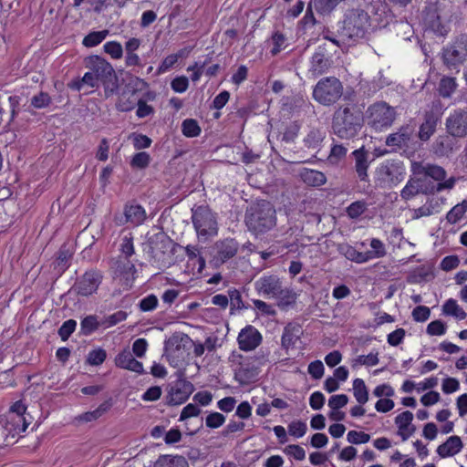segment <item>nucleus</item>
I'll use <instances>...</instances> for the list:
<instances>
[{
    "label": "nucleus",
    "mask_w": 467,
    "mask_h": 467,
    "mask_svg": "<svg viewBox=\"0 0 467 467\" xmlns=\"http://www.w3.org/2000/svg\"><path fill=\"white\" fill-rule=\"evenodd\" d=\"M228 299L231 310H241L245 306L244 305L241 293L237 289L228 290Z\"/></svg>",
    "instance_id": "55"
},
{
    "label": "nucleus",
    "mask_w": 467,
    "mask_h": 467,
    "mask_svg": "<svg viewBox=\"0 0 467 467\" xmlns=\"http://www.w3.org/2000/svg\"><path fill=\"white\" fill-rule=\"evenodd\" d=\"M457 88L455 78L443 77L439 83V94L444 99L451 98Z\"/></svg>",
    "instance_id": "41"
},
{
    "label": "nucleus",
    "mask_w": 467,
    "mask_h": 467,
    "mask_svg": "<svg viewBox=\"0 0 467 467\" xmlns=\"http://www.w3.org/2000/svg\"><path fill=\"white\" fill-rule=\"evenodd\" d=\"M413 420L412 412L406 410L395 418V424L398 426V434L402 441H407L416 431V427L411 424Z\"/></svg>",
    "instance_id": "24"
},
{
    "label": "nucleus",
    "mask_w": 467,
    "mask_h": 467,
    "mask_svg": "<svg viewBox=\"0 0 467 467\" xmlns=\"http://www.w3.org/2000/svg\"><path fill=\"white\" fill-rule=\"evenodd\" d=\"M330 67V59L324 54L323 51H317L311 58L309 72L313 77L317 78Z\"/></svg>",
    "instance_id": "29"
},
{
    "label": "nucleus",
    "mask_w": 467,
    "mask_h": 467,
    "mask_svg": "<svg viewBox=\"0 0 467 467\" xmlns=\"http://www.w3.org/2000/svg\"><path fill=\"white\" fill-rule=\"evenodd\" d=\"M421 173H423L427 177H431L433 180L439 182L436 186L431 188L430 192H441L443 190H451L454 187L456 180L454 177H451L448 180L446 178V171L439 165L436 164H426L421 168Z\"/></svg>",
    "instance_id": "17"
},
{
    "label": "nucleus",
    "mask_w": 467,
    "mask_h": 467,
    "mask_svg": "<svg viewBox=\"0 0 467 467\" xmlns=\"http://www.w3.org/2000/svg\"><path fill=\"white\" fill-rule=\"evenodd\" d=\"M362 109L354 102L348 101L338 105L332 115L331 130L333 134L341 140L356 137L363 126Z\"/></svg>",
    "instance_id": "1"
},
{
    "label": "nucleus",
    "mask_w": 467,
    "mask_h": 467,
    "mask_svg": "<svg viewBox=\"0 0 467 467\" xmlns=\"http://www.w3.org/2000/svg\"><path fill=\"white\" fill-rule=\"evenodd\" d=\"M415 127L411 124L401 126L398 131L389 134L386 139V145L395 150H407L414 144Z\"/></svg>",
    "instance_id": "14"
},
{
    "label": "nucleus",
    "mask_w": 467,
    "mask_h": 467,
    "mask_svg": "<svg viewBox=\"0 0 467 467\" xmlns=\"http://www.w3.org/2000/svg\"><path fill=\"white\" fill-rule=\"evenodd\" d=\"M26 410V405L21 400H18L11 406L9 412L4 417L9 419L11 422L25 431L29 425V422H27L24 416Z\"/></svg>",
    "instance_id": "25"
},
{
    "label": "nucleus",
    "mask_w": 467,
    "mask_h": 467,
    "mask_svg": "<svg viewBox=\"0 0 467 467\" xmlns=\"http://www.w3.org/2000/svg\"><path fill=\"white\" fill-rule=\"evenodd\" d=\"M285 41H286V37L285 36L284 34H282L281 32H275L273 35H272V42H273V48L271 49V54L273 56H276L282 49L285 48Z\"/></svg>",
    "instance_id": "60"
},
{
    "label": "nucleus",
    "mask_w": 467,
    "mask_h": 467,
    "mask_svg": "<svg viewBox=\"0 0 467 467\" xmlns=\"http://www.w3.org/2000/svg\"><path fill=\"white\" fill-rule=\"evenodd\" d=\"M77 327V322L74 319H68L65 321L62 326L59 327L57 333L60 337L61 340L67 341L72 333L75 331Z\"/></svg>",
    "instance_id": "57"
},
{
    "label": "nucleus",
    "mask_w": 467,
    "mask_h": 467,
    "mask_svg": "<svg viewBox=\"0 0 467 467\" xmlns=\"http://www.w3.org/2000/svg\"><path fill=\"white\" fill-rule=\"evenodd\" d=\"M404 169L400 163L387 161L375 171V186L380 189H391L404 179Z\"/></svg>",
    "instance_id": "8"
},
{
    "label": "nucleus",
    "mask_w": 467,
    "mask_h": 467,
    "mask_svg": "<svg viewBox=\"0 0 467 467\" xmlns=\"http://www.w3.org/2000/svg\"><path fill=\"white\" fill-rule=\"evenodd\" d=\"M128 317L127 312L119 310L117 311L108 317H106L103 320H101V326L104 328H109L112 326L119 324V322L125 320Z\"/></svg>",
    "instance_id": "51"
},
{
    "label": "nucleus",
    "mask_w": 467,
    "mask_h": 467,
    "mask_svg": "<svg viewBox=\"0 0 467 467\" xmlns=\"http://www.w3.org/2000/svg\"><path fill=\"white\" fill-rule=\"evenodd\" d=\"M369 26V16L360 8H350L345 13L342 32L351 39L363 37Z\"/></svg>",
    "instance_id": "4"
},
{
    "label": "nucleus",
    "mask_w": 467,
    "mask_h": 467,
    "mask_svg": "<svg viewBox=\"0 0 467 467\" xmlns=\"http://www.w3.org/2000/svg\"><path fill=\"white\" fill-rule=\"evenodd\" d=\"M112 406L109 400H106L101 403L96 410L92 411L85 412L78 417V420L84 422H89L96 420L105 414Z\"/></svg>",
    "instance_id": "38"
},
{
    "label": "nucleus",
    "mask_w": 467,
    "mask_h": 467,
    "mask_svg": "<svg viewBox=\"0 0 467 467\" xmlns=\"http://www.w3.org/2000/svg\"><path fill=\"white\" fill-rule=\"evenodd\" d=\"M225 421V417L219 412H212L207 415L205 424L208 428L217 429L221 427Z\"/></svg>",
    "instance_id": "64"
},
{
    "label": "nucleus",
    "mask_w": 467,
    "mask_h": 467,
    "mask_svg": "<svg viewBox=\"0 0 467 467\" xmlns=\"http://www.w3.org/2000/svg\"><path fill=\"white\" fill-rule=\"evenodd\" d=\"M30 103L36 109L47 108L51 103V97L47 92L41 91L32 97Z\"/></svg>",
    "instance_id": "59"
},
{
    "label": "nucleus",
    "mask_w": 467,
    "mask_h": 467,
    "mask_svg": "<svg viewBox=\"0 0 467 467\" xmlns=\"http://www.w3.org/2000/svg\"><path fill=\"white\" fill-rule=\"evenodd\" d=\"M420 192L427 194L429 192L427 190H421L419 179L411 178L407 182L406 185L401 190L400 197L402 200L408 201Z\"/></svg>",
    "instance_id": "35"
},
{
    "label": "nucleus",
    "mask_w": 467,
    "mask_h": 467,
    "mask_svg": "<svg viewBox=\"0 0 467 467\" xmlns=\"http://www.w3.org/2000/svg\"><path fill=\"white\" fill-rule=\"evenodd\" d=\"M337 252L346 259L357 264H364L368 262V257L365 252H358L354 246L348 243L338 244L337 246Z\"/></svg>",
    "instance_id": "30"
},
{
    "label": "nucleus",
    "mask_w": 467,
    "mask_h": 467,
    "mask_svg": "<svg viewBox=\"0 0 467 467\" xmlns=\"http://www.w3.org/2000/svg\"><path fill=\"white\" fill-rule=\"evenodd\" d=\"M467 212V200L454 205L446 214V220L451 224L457 223Z\"/></svg>",
    "instance_id": "43"
},
{
    "label": "nucleus",
    "mask_w": 467,
    "mask_h": 467,
    "mask_svg": "<svg viewBox=\"0 0 467 467\" xmlns=\"http://www.w3.org/2000/svg\"><path fill=\"white\" fill-rule=\"evenodd\" d=\"M432 148L435 155L449 156L453 150V142L450 135L439 136L433 142Z\"/></svg>",
    "instance_id": "34"
},
{
    "label": "nucleus",
    "mask_w": 467,
    "mask_h": 467,
    "mask_svg": "<svg viewBox=\"0 0 467 467\" xmlns=\"http://www.w3.org/2000/svg\"><path fill=\"white\" fill-rule=\"evenodd\" d=\"M150 253L156 263L162 265L170 264L171 253L175 252L176 247L182 246L174 243L164 232H158L149 237Z\"/></svg>",
    "instance_id": "7"
},
{
    "label": "nucleus",
    "mask_w": 467,
    "mask_h": 467,
    "mask_svg": "<svg viewBox=\"0 0 467 467\" xmlns=\"http://www.w3.org/2000/svg\"><path fill=\"white\" fill-rule=\"evenodd\" d=\"M369 155V151L364 147L355 150L352 152V156L355 161V171L361 182L368 181V169L370 163Z\"/></svg>",
    "instance_id": "21"
},
{
    "label": "nucleus",
    "mask_w": 467,
    "mask_h": 467,
    "mask_svg": "<svg viewBox=\"0 0 467 467\" xmlns=\"http://www.w3.org/2000/svg\"><path fill=\"white\" fill-rule=\"evenodd\" d=\"M347 439L349 443L363 444L369 441L370 435L363 431H350L348 432Z\"/></svg>",
    "instance_id": "61"
},
{
    "label": "nucleus",
    "mask_w": 467,
    "mask_h": 467,
    "mask_svg": "<svg viewBox=\"0 0 467 467\" xmlns=\"http://www.w3.org/2000/svg\"><path fill=\"white\" fill-rule=\"evenodd\" d=\"M188 257V264L193 267L197 266V273L201 274L205 268V259L202 256L200 250L195 245L182 247Z\"/></svg>",
    "instance_id": "33"
},
{
    "label": "nucleus",
    "mask_w": 467,
    "mask_h": 467,
    "mask_svg": "<svg viewBox=\"0 0 467 467\" xmlns=\"http://www.w3.org/2000/svg\"><path fill=\"white\" fill-rule=\"evenodd\" d=\"M341 0H311L310 6L320 14L331 12Z\"/></svg>",
    "instance_id": "48"
},
{
    "label": "nucleus",
    "mask_w": 467,
    "mask_h": 467,
    "mask_svg": "<svg viewBox=\"0 0 467 467\" xmlns=\"http://www.w3.org/2000/svg\"><path fill=\"white\" fill-rule=\"evenodd\" d=\"M101 326V321L98 320L96 315H89L84 317L80 322V333L84 336H89Z\"/></svg>",
    "instance_id": "39"
},
{
    "label": "nucleus",
    "mask_w": 467,
    "mask_h": 467,
    "mask_svg": "<svg viewBox=\"0 0 467 467\" xmlns=\"http://www.w3.org/2000/svg\"><path fill=\"white\" fill-rule=\"evenodd\" d=\"M254 290L265 298H274L281 293L283 282L276 275H263L254 283Z\"/></svg>",
    "instance_id": "18"
},
{
    "label": "nucleus",
    "mask_w": 467,
    "mask_h": 467,
    "mask_svg": "<svg viewBox=\"0 0 467 467\" xmlns=\"http://www.w3.org/2000/svg\"><path fill=\"white\" fill-rule=\"evenodd\" d=\"M347 152L348 149L345 146L336 144L332 147L327 160L331 164H337L346 157Z\"/></svg>",
    "instance_id": "52"
},
{
    "label": "nucleus",
    "mask_w": 467,
    "mask_h": 467,
    "mask_svg": "<svg viewBox=\"0 0 467 467\" xmlns=\"http://www.w3.org/2000/svg\"><path fill=\"white\" fill-rule=\"evenodd\" d=\"M103 279V275L97 269L86 271L73 285L74 291L81 296H88L96 293Z\"/></svg>",
    "instance_id": "13"
},
{
    "label": "nucleus",
    "mask_w": 467,
    "mask_h": 467,
    "mask_svg": "<svg viewBox=\"0 0 467 467\" xmlns=\"http://www.w3.org/2000/svg\"><path fill=\"white\" fill-rule=\"evenodd\" d=\"M154 467H189V464L182 456L161 455Z\"/></svg>",
    "instance_id": "36"
},
{
    "label": "nucleus",
    "mask_w": 467,
    "mask_h": 467,
    "mask_svg": "<svg viewBox=\"0 0 467 467\" xmlns=\"http://www.w3.org/2000/svg\"><path fill=\"white\" fill-rule=\"evenodd\" d=\"M302 328L299 325L289 323L283 331L281 337V346L285 349L294 348L296 343L300 339L302 335Z\"/></svg>",
    "instance_id": "27"
},
{
    "label": "nucleus",
    "mask_w": 467,
    "mask_h": 467,
    "mask_svg": "<svg viewBox=\"0 0 467 467\" xmlns=\"http://www.w3.org/2000/svg\"><path fill=\"white\" fill-rule=\"evenodd\" d=\"M444 315L452 316L457 319H464L467 316L466 312L457 304L456 300L450 298L442 306Z\"/></svg>",
    "instance_id": "40"
},
{
    "label": "nucleus",
    "mask_w": 467,
    "mask_h": 467,
    "mask_svg": "<svg viewBox=\"0 0 467 467\" xmlns=\"http://www.w3.org/2000/svg\"><path fill=\"white\" fill-rule=\"evenodd\" d=\"M325 139V132H323L320 129H312L310 130V131L307 133V135L306 136V138L304 139V143H305V146L307 147L308 149H317L323 140Z\"/></svg>",
    "instance_id": "42"
},
{
    "label": "nucleus",
    "mask_w": 467,
    "mask_h": 467,
    "mask_svg": "<svg viewBox=\"0 0 467 467\" xmlns=\"http://www.w3.org/2000/svg\"><path fill=\"white\" fill-rule=\"evenodd\" d=\"M176 376L177 379L171 383L168 391L167 403L169 405L184 403L194 391L193 384L185 379L183 372L177 371Z\"/></svg>",
    "instance_id": "12"
},
{
    "label": "nucleus",
    "mask_w": 467,
    "mask_h": 467,
    "mask_svg": "<svg viewBox=\"0 0 467 467\" xmlns=\"http://www.w3.org/2000/svg\"><path fill=\"white\" fill-rule=\"evenodd\" d=\"M182 131L184 136L193 138L200 135L201 128L197 120L193 119H187L182 123Z\"/></svg>",
    "instance_id": "47"
},
{
    "label": "nucleus",
    "mask_w": 467,
    "mask_h": 467,
    "mask_svg": "<svg viewBox=\"0 0 467 467\" xmlns=\"http://www.w3.org/2000/svg\"><path fill=\"white\" fill-rule=\"evenodd\" d=\"M115 365L118 368L128 369L139 374H143V365L141 362L134 358L130 350L124 349L115 358Z\"/></svg>",
    "instance_id": "23"
},
{
    "label": "nucleus",
    "mask_w": 467,
    "mask_h": 467,
    "mask_svg": "<svg viewBox=\"0 0 467 467\" xmlns=\"http://www.w3.org/2000/svg\"><path fill=\"white\" fill-rule=\"evenodd\" d=\"M21 432L23 431L11 422L9 419L4 416L0 417V447L13 444Z\"/></svg>",
    "instance_id": "22"
},
{
    "label": "nucleus",
    "mask_w": 467,
    "mask_h": 467,
    "mask_svg": "<svg viewBox=\"0 0 467 467\" xmlns=\"http://www.w3.org/2000/svg\"><path fill=\"white\" fill-rule=\"evenodd\" d=\"M85 67L90 70L103 85L105 96H112L118 91V78L111 64L99 56H89L85 59Z\"/></svg>",
    "instance_id": "3"
},
{
    "label": "nucleus",
    "mask_w": 467,
    "mask_h": 467,
    "mask_svg": "<svg viewBox=\"0 0 467 467\" xmlns=\"http://www.w3.org/2000/svg\"><path fill=\"white\" fill-rule=\"evenodd\" d=\"M353 393L359 404H365L368 400V391L363 379H356L353 381Z\"/></svg>",
    "instance_id": "44"
},
{
    "label": "nucleus",
    "mask_w": 467,
    "mask_h": 467,
    "mask_svg": "<svg viewBox=\"0 0 467 467\" xmlns=\"http://www.w3.org/2000/svg\"><path fill=\"white\" fill-rule=\"evenodd\" d=\"M119 251L123 255L122 258L130 259V257L134 254L133 236L131 234L125 235L121 239Z\"/></svg>",
    "instance_id": "54"
},
{
    "label": "nucleus",
    "mask_w": 467,
    "mask_h": 467,
    "mask_svg": "<svg viewBox=\"0 0 467 467\" xmlns=\"http://www.w3.org/2000/svg\"><path fill=\"white\" fill-rule=\"evenodd\" d=\"M445 127L448 134L454 138L467 136V108L456 109L447 117Z\"/></svg>",
    "instance_id": "15"
},
{
    "label": "nucleus",
    "mask_w": 467,
    "mask_h": 467,
    "mask_svg": "<svg viewBox=\"0 0 467 467\" xmlns=\"http://www.w3.org/2000/svg\"><path fill=\"white\" fill-rule=\"evenodd\" d=\"M463 447L462 439L459 436L449 437L442 444L437 448V453L441 458H447L456 455Z\"/></svg>",
    "instance_id": "26"
},
{
    "label": "nucleus",
    "mask_w": 467,
    "mask_h": 467,
    "mask_svg": "<svg viewBox=\"0 0 467 467\" xmlns=\"http://www.w3.org/2000/svg\"><path fill=\"white\" fill-rule=\"evenodd\" d=\"M192 219L199 235L213 236L217 234L216 218L207 206H199L193 210Z\"/></svg>",
    "instance_id": "10"
},
{
    "label": "nucleus",
    "mask_w": 467,
    "mask_h": 467,
    "mask_svg": "<svg viewBox=\"0 0 467 467\" xmlns=\"http://www.w3.org/2000/svg\"><path fill=\"white\" fill-rule=\"evenodd\" d=\"M299 129V125L296 122L286 126L284 132L282 133V141L286 143L293 142L298 135Z\"/></svg>",
    "instance_id": "63"
},
{
    "label": "nucleus",
    "mask_w": 467,
    "mask_h": 467,
    "mask_svg": "<svg viewBox=\"0 0 467 467\" xmlns=\"http://www.w3.org/2000/svg\"><path fill=\"white\" fill-rule=\"evenodd\" d=\"M370 247L372 248L371 251L365 252V254L368 257V262L375 258H381L387 254L385 245L379 239H371Z\"/></svg>",
    "instance_id": "45"
},
{
    "label": "nucleus",
    "mask_w": 467,
    "mask_h": 467,
    "mask_svg": "<svg viewBox=\"0 0 467 467\" xmlns=\"http://www.w3.org/2000/svg\"><path fill=\"white\" fill-rule=\"evenodd\" d=\"M109 31L108 30H102V31H93L90 32L88 35H87L82 44L87 47H93L98 45H99L108 36Z\"/></svg>",
    "instance_id": "46"
},
{
    "label": "nucleus",
    "mask_w": 467,
    "mask_h": 467,
    "mask_svg": "<svg viewBox=\"0 0 467 467\" xmlns=\"http://www.w3.org/2000/svg\"><path fill=\"white\" fill-rule=\"evenodd\" d=\"M306 430V424L301 420H294L288 425V433L296 438L303 437Z\"/></svg>",
    "instance_id": "62"
},
{
    "label": "nucleus",
    "mask_w": 467,
    "mask_h": 467,
    "mask_svg": "<svg viewBox=\"0 0 467 467\" xmlns=\"http://www.w3.org/2000/svg\"><path fill=\"white\" fill-rule=\"evenodd\" d=\"M110 268L114 278L123 279L127 285L133 282L135 279L136 267L128 258L119 256L112 260Z\"/></svg>",
    "instance_id": "20"
},
{
    "label": "nucleus",
    "mask_w": 467,
    "mask_h": 467,
    "mask_svg": "<svg viewBox=\"0 0 467 467\" xmlns=\"http://www.w3.org/2000/svg\"><path fill=\"white\" fill-rule=\"evenodd\" d=\"M343 94V85L338 78L327 77L321 78L314 88L313 98L324 106L335 104Z\"/></svg>",
    "instance_id": "5"
},
{
    "label": "nucleus",
    "mask_w": 467,
    "mask_h": 467,
    "mask_svg": "<svg viewBox=\"0 0 467 467\" xmlns=\"http://www.w3.org/2000/svg\"><path fill=\"white\" fill-rule=\"evenodd\" d=\"M262 341V334L252 325H247L242 328L237 337L239 348L245 352L254 350Z\"/></svg>",
    "instance_id": "19"
},
{
    "label": "nucleus",
    "mask_w": 467,
    "mask_h": 467,
    "mask_svg": "<svg viewBox=\"0 0 467 467\" xmlns=\"http://www.w3.org/2000/svg\"><path fill=\"white\" fill-rule=\"evenodd\" d=\"M150 161V154L145 151H140V152L136 153L132 157V159L130 161V165L133 168L145 169L146 167L149 166Z\"/></svg>",
    "instance_id": "56"
},
{
    "label": "nucleus",
    "mask_w": 467,
    "mask_h": 467,
    "mask_svg": "<svg viewBox=\"0 0 467 467\" xmlns=\"http://www.w3.org/2000/svg\"><path fill=\"white\" fill-rule=\"evenodd\" d=\"M99 81L98 78L93 75V73L88 70L84 74V76L81 78H77L72 80L68 87L71 89L79 91L85 85L88 86L90 88H98Z\"/></svg>",
    "instance_id": "37"
},
{
    "label": "nucleus",
    "mask_w": 467,
    "mask_h": 467,
    "mask_svg": "<svg viewBox=\"0 0 467 467\" xmlns=\"http://www.w3.org/2000/svg\"><path fill=\"white\" fill-rule=\"evenodd\" d=\"M442 105L440 100H434L423 113V120L419 128L418 137L421 141H428L436 132L441 122Z\"/></svg>",
    "instance_id": "9"
},
{
    "label": "nucleus",
    "mask_w": 467,
    "mask_h": 467,
    "mask_svg": "<svg viewBox=\"0 0 467 467\" xmlns=\"http://www.w3.org/2000/svg\"><path fill=\"white\" fill-rule=\"evenodd\" d=\"M244 223L252 234L261 235L276 225V212L274 205L265 200L251 203L244 214Z\"/></svg>",
    "instance_id": "2"
},
{
    "label": "nucleus",
    "mask_w": 467,
    "mask_h": 467,
    "mask_svg": "<svg viewBox=\"0 0 467 467\" xmlns=\"http://www.w3.org/2000/svg\"><path fill=\"white\" fill-rule=\"evenodd\" d=\"M466 57L451 45L443 48L442 60L444 65L449 68H456L459 65L465 61Z\"/></svg>",
    "instance_id": "31"
},
{
    "label": "nucleus",
    "mask_w": 467,
    "mask_h": 467,
    "mask_svg": "<svg viewBox=\"0 0 467 467\" xmlns=\"http://www.w3.org/2000/svg\"><path fill=\"white\" fill-rule=\"evenodd\" d=\"M423 19L432 30L440 31L441 26V15L437 3L430 2L423 11Z\"/></svg>",
    "instance_id": "28"
},
{
    "label": "nucleus",
    "mask_w": 467,
    "mask_h": 467,
    "mask_svg": "<svg viewBox=\"0 0 467 467\" xmlns=\"http://www.w3.org/2000/svg\"><path fill=\"white\" fill-rule=\"evenodd\" d=\"M239 250V244L233 238L217 241L211 251L210 263L214 267H220L225 262L234 257Z\"/></svg>",
    "instance_id": "11"
},
{
    "label": "nucleus",
    "mask_w": 467,
    "mask_h": 467,
    "mask_svg": "<svg viewBox=\"0 0 467 467\" xmlns=\"http://www.w3.org/2000/svg\"><path fill=\"white\" fill-rule=\"evenodd\" d=\"M278 300L279 306H287L296 302V295L291 289L281 287V293L274 297Z\"/></svg>",
    "instance_id": "49"
},
{
    "label": "nucleus",
    "mask_w": 467,
    "mask_h": 467,
    "mask_svg": "<svg viewBox=\"0 0 467 467\" xmlns=\"http://www.w3.org/2000/svg\"><path fill=\"white\" fill-rule=\"evenodd\" d=\"M104 51L114 59H119L123 56V48L117 41H109L103 46Z\"/></svg>",
    "instance_id": "53"
},
{
    "label": "nucleus",
    "mask_w": 467,
    "mask_h": 467,
    "mask_svg": "<svg viewBox=\"0 0 467 467\" xmlns=\"http://www.w3.org/2000/svg\"><path fill=\"white\" fill-rule=\"evenodd\" d=\"M395 108L385 101H377L367 109L368 124L376 130L390 127L396 119Z\"/></svg>",
    "instance_id": "6"
},
{
    "label": "nucleus",
    "mask_w": 467,
    "mask_h": 467,
    "mask_svg": "<svg viewBox=\"0 0 467 467\" xmlns=\"http://www.w3.org/2000/svg\"><path fill=\"white\" fill-rule=\"evenodd\" d=\"M107 358V353L103 348L91 350L87 358V362L92 366L101 365Z\"/></svg>",
    "instance_id": "58"
},
{
    "label": "nucleus",
    "mask_w": 467,
    "mask_h": 467,
    "mask_svg": "<svg viewBox=\"0 0 467 467\" xmlns=\"http://www.w3.org/2000/svg\"><path fill=\"white\" fill-rule=\"evenodd\" d=\"M368 204L365 201H356L347 208V214L351 219H357L365 213Z\"/></svg>",
    "instance_id": "50"
},
{
    "label": "nucleus",
    "mask_w": 467,
    "mask_h": 467,
    "mask_svg": "<svg viewBox=\"0 0 467 467\" xmlns=\"http://www.w3.org/2000/svg\"><path fill=\"white\" fill-rule=\"evenodd\" d=\"M300 178L306 185L312 187H319L327 182V177L323 172L307 168H304L300 171Z\"/></svg>",
    "instance_id": "32"
},
{
    "label": "nucleus",
    "mask_w": 467,
    "mask_h": 467,
    "mask_svg": "<svg viewBox=\"0 0 467 467\" xmlns=\"http://www.w3.org/2000/svg\"><path fill=\"white\" fill-rule=\"evenodd\" d=\"M146 219V212L144 208L135 202H128L124 206L123 213L115 214L114 222L117 225H140Z\"/></svg>",
    "instance_id": "16"
}]
</instances>
